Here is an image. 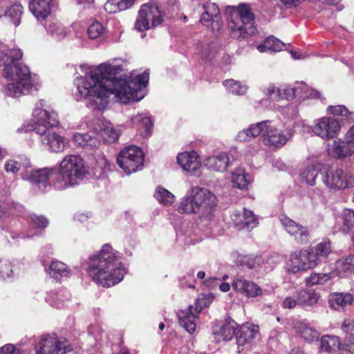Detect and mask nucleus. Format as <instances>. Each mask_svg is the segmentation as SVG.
<instances>
[{"mask_svg": "<svg viewBox=\"0 0 354 354\" xmlns=\"http://www.w3.org/2000/svg\"><path fill=\"white\" fill-rule=\"evenodd\" d=\"M318 174L317 167L315 165H309L300 171L299 180L304 185L315 186Z\"/></svg>", "mask_w": 354, "mask_h": 354, "instance_id": "58836bf2", "label": "nucleus"}, {"mask_svg": "<svg viewBox=\"0 0 354 354\" xmlns=\"http://www.w3.org/2000/svg\"><path fill=\"white\" fill-rule=\"evenodd\" d=\"M294 90L295 91V97L304 98L306 94L308 86L304 82H296L293 85Z\"/></svg>", "mask_w": 354, "mask_h": 354, "instance_id": "338daca9", "label": "nucleus"}, {"mask_svg": "<svg viewBox=\"0 0 354 354\" xmlns=\"http://www.w3.org/2000/svg\"><path fill=\"white\" fill-rule=\"evenodd\" d=\"M197 50L198 54L203 59L206 61L210 60L214 57V52L211 49V46L208 44H198Z\"/></svg>", "mask_w": 354, "mask_h": 354, "instance_id": "680f3d73", "label": "nucleus"}, {"mask_svg": "<svg viewBox=\"0 0 354 354\" xmlns=\"http://www.w3.org/2000/svg\"><path fill=\"white\" fill-rule=\"evenodd\" d=\"M4 170L8 174L13 175L21 171V178L24 180L32 184H41L43 187L47 186L50 169L32 168L30 160L26 156H17L9 158L5 161Z\"/></svg>", "mask_w": 354, "mask_h": 354, "instance_id": "6e6552de", "label": "nucleus"}, {"mask_svg": "<svg viewBox=\"0 0 354 354\" xmlns=\"http://www.w3.org/2000/svg\"><path fill=\"white\" fill-rule=\"evenodd\" d=\"M225 15L229 32L232 38L241 40L257 32L254 17L248 5L227 6Z\"/></svg>", "mask_w": 354, "mask_h": 354, "instance_id": "0eeeda50", "label": "nucleus"}, {"mask_svg": "<svg viewBox=\"0 0 354 354\" xmlns=\"http://www.w3.org/2000/svg\"><path fill=\"white\" fill-rule=\"evenodd\" d=\"M232 220L239 230L246 229L251 230L257 227L258 221L254 213L243 209V212L235 211L232 214Z\"/></svg>", "mask_w": 354, "mask_h": 354, "instance_id": "393cba45", "label": "nucleus"}, {"mask_svg": "<svg viewBox=\"0 0 354 354\" xmlns=\"http://www.w3.org/2000/svg\"><path fill=\"white\" fill-rule=\"evenodd\" d=\"M294 133L292 125H286L277 120H265L252 123L248 128L239 131L235 140L240 142H248L260 136L265 146L281 149L291 140Z\"/></svg>", "mask_w": 354, "mask_h": 354, "instance_id": "20e7f679", "label": "nucleus"}, {"mask_svg": "<svg viewBox=\"0 0 354 354\" xmlns=\"http://www.w3.org/2000/svg\"><path fill=\"white\" fill-rule=\"evenodd\" d=\"M332 279L331 273H312L305 279L306 284L308 286L324 285Z\"/></svg>", "mask_w": 354, "mask_h": 354, "instance_id": "3c124183", "label": "nucleus"}, {"mask_svg": "<svg viewBox=\"0 0 354 354\" xmlns=\"http://www.w3.org/2000/svg\"><path fill=\"white\" fill-rule=\"evenodd\" d=\"M40 141L46 149L53 153H61L65 150L68 144V140L58 133L48 129L44 133H37Z\"/></svg>", "mask_w": 354, "mask_h": 354, "instance_id": "4be33fe9", "label": "nucleus"}, {"mask_svg": "<svg viewBox=\"0 0 354 354\" xmlns=\"http://www.w3.org/2000/svg\"><path fill=\"white\" fill-rule=\"evenodd\" d=\"M56 0H30L29 9L38 20L45 19L56 7Z\"/></svg>", "mask_w": 354, "mask_h": 354, "instance_id": "a878e982", "label": "nucleus"}, {"mask_svg": "<svg viewBox=\"0 0 354 354\" xmlns=\"http://www.w3.org/2000/svg\"><path fill=\"white\" fill-rule=\"evenodd\" d=\"M279 221L284 230L294 237L297 243L304 244L309 241L310 233L307 227L300 225L286 216H280Z\"/></svg>", "mask_w": 354, "mask_h": 354, "instance_id": "5701e85b", "label": "nucleus"}, {"mask_svg": "<svg viewBox=\"0 0 354 354\" xmlns=\"http://www.w3.org/2000/svg\"><path fill=\"white\" fill-rule=\"evenodd\" d=\"M145 153L141 148L129 145L123 148L117 156V163L123 171L129 175L143 169Z\"/></svg>", "mask_w": 354, "mask_h": 354, "instance_id": "f8f14e48", "label": "nucleus"}, {"mask_svg": "<svg viewBox=\"0 0 354 354\" xmlns=\"http://www.w3.org/2000/svg\"><path fill=\"white\" fill-rule=\"evenodd\" d=\"M32 124L25 131L33 130L37 133L45 130L57 127L59 124L57 112L50 106L45 100L38 101L32 112Z\"/></svg>", "mask_w": 354, "mask_h": 354, "instance_id": "1a4fd4ad", "label": "nucleus"}, {"mask_svg": "<svg viewBox=\"0 0 354 354\" xmlns=\"http://www.w3.org/2000/svg\"><path fill=\"white\" fill-rule=\"evenodd\" d=\"M19 350L13 344H7L0 348V354H19Z\"/></svg>", "mask_w": 354, "mask_h": 354, "instance_id": "774afa93", "label": "nucleus"}, {"mask_svg": "<svg viewBox=\"0 0 354 354\" xmlns=\"http://www.w3.org/2000/svg\"><path fill=\"white\" fill-rule=\"evenodd\" d=\"M46 301L53 307L62 308L71 302V292L66 288L51 290L47 293Z\"/></svg>", "mask_w": 354, "mask_h": 354, "instance_id": "cd10ccee", "label": "nucleus"}, {"mask_svg": "<svg viewBox=\"0 0 354 354\" xmlns=\"http://www.w3.org/2000/svg\"><path fill=\"white\" fill-rule=\"evenodd\" d=\"M232 287L235 291L247 298L261 297L269 293L268 290L263 289L255 282L242 277L234 279Z\"/></svg>", "mask_w": 354, "mask_h": 354, "instance_id": "412c9836", "label": "nucleus"}, {"mask_svg": "<svg viewBox=\"0 0 354 354\" xmlns=\"http://www.w3.org/2000/svg\"><path fill=\"white\" fill-rule=\"evenodd\" d=\"M342 344L339 337L326 335L322 337L320 339V350L322 352L330 353L337 349L341 350Z\"/></svg>", "mask_w": 354, "mask_h": 354, "instance_id": "37998d69", "label": "nucleus"}, {"mask_svg": "<svg viewBox=\"0 0 354 354\" xmlns=\"http://www.w3.org/2000/svg\"><path fill=\"white\" fill-rule=\"evenodd\" d=\"M318 265L315 256L312 254L310 249L301 250L290 254L286 268L289 272L295 274L313 269Z\"/></svg>", "mask_w": 354, "mask_h": 354, "instance_id": "f3484780", "label": "nucleus"}, {"mask_svg": "<svg viewBox=\"0 0 354 354\" xmlns=\"http://www.w3.org/2000/svg\"><path fill=\"white\" fill-rule=\"evenodd\" d=\"M285 44L281 40L274 37H268L264 43L257 46L261 53L264 52H279L283 50Z\"/></svg>", "mask_w": 354, "mask_h": 354, "instance_id": "c03bdc74", "label": "nucleus"}, {"mask_svg": "<svg viewBox=\"0 0 354 354\" xmlns=\"http://www.w3.org/2000/svg\"><path fill=\"white\" fill-rule=\"evenodd\" d=\"M322 181L330 190L344 191L354 187V173L348 168H329L322 173Z\"/></svg>", "mask_w": 354, "mask_h": 354, "instance_id": "9d476101", "label": "nucleus"}, {"mask_svg": "<svg viewBox=\"0 0 354 354\" xmlns=\"http://www.w3.org/2000/svg\"><path fill=\"white\" fill-rule=\"evenodd\" d=\"M304 131H312L324 140L336 138L342 130V121L331 115H325L315 119L312 127L303 124Z\"/></svg>", "mask_w": 354, "mask_h": 354, "instance_id": "9b49d317", "label": "nucleus"}, {"mask_svg": "<svg viewBox=\"0 0 354 354\" xmlns=\"http://www.w3.org/2000/svg\"><path fill=\"white\" fill-rule=\"evenodd\" d=\"M0 277L3 280H12L14 278L12 266L7 260H0Z\"/></svg>", "mask_w": 354, "mask_h": 354, "instance_id": "4d7b16f0", "label": "nucleus"}, {"mask_svg": "<svg viewBox=\"0 0 354 354\" xmlns=\"http://www.w3.org/2000/svg\"><path fill=\"white\" fill-rule=\"evenodd\" d=\"M180 167L191 174H194L201 166L200 156L196 151H186L179 153L176 157Z\"/></svg>", "mask_w": 354, "mask_h": 354, "instance_id": "b1692460", "label": "nucleus"}, {"mask_svg": "<svg viewBox=\"0 0 354 354\" xmlns=\"http://www.w3.org/2000/svg\"><path fill=\"white\" fill-rule=\"evenodd\" d=\"M214 297L212 294H200L196 301L194 309L192 306L178 314L180 324L190 334L196 329V321L197 315L203 308L207 307L213 301Z\"/></svg>", "mask_w": 354, "mask_h": 354, "instance_id": "ddd939ff", "label": "nucleus"}, {"mask_svg": "<svg viewBox=\"0 0 354 354\" xmlns=\"http://www.w3.org/2000/svg\"><path fill=\"white\" fill-rule=\"evenodd\" d=\"M279 111L288 119H293L296 118L298 114L297 106L292 104H288L286 106H281Z\"/></svg>", "mask_w": 354, "mask_h": 354, "instance_id": "052dcab7", "label": "nucleus"}, {"mask_svg": "<svg viewBox=\"0 0 354 354\" xmlns=\"http://www.w3.org/2000/svg\"><path fill=\"white\" fill-rule=\"evenodd\" d=\"M23 211L24 207L15 202L8 203L6 207L0 206V227L9 232L14 239L19 237L16 232L17 220L15 216Z\"/></svg>", "mask_w": 354, "mask_h": 354, "instance_id": "a211bd4d", "label": "nucleus"}, {"mask_svg": "<svg viewBox=\"0 0 354 354\" xmlns=\"http://www.w3.org/2000/svg\"><path fill=\"white\" fill-rule=\"evenodd\" d=\"M203 8L201 23L213 31H218L223 24L218 6L214 3L208 1L203 4Z\"/></svg>", "mask_w": 354, "mask_h": 354, "instance_id": "aec40b11", "label": "nucleus"}, {"mask_svg": "<svg viewBox=\"0 0 354 354\" xmlns=\"http://www.w3.org/2000/svg\"><path fill=\"white\" fill-rule=\"evenodd\" d=\"M259 335V326L246 323L240 326L236 336L239 346H244L252 342Z\"/></svg>", "mask_w": 354, "mask_h": 354, "instance_id": "7c9ffc66", "label": "nucleus"}, {"mask_svg": "<svg viewBox=\"0 0 354 354\" xmlns=\"http://www.w3.org/2000/svg\"><path fill=\"white\" fill-rule=\"evenodd\" d=\"M49 276L56 280L68 278L72 274V270L64 263L58 260H53L46 270Z\"/></svg>", "mask_w": 354, "mask_h": 354, "instance_id": "72a5a7b5", "label": "nucleus"}, {"mask_svg": "<svg viewBox=\"0 0 354 354\" xmlns=\"http://www.w3.org/2000/svg\"><path fill=\"white\" fill-rule=\"evenodd\" d=\"M70 342L64 337L55 333L42 335L37 345V354H66L72 350Z\"/></svg>", "mask_w": 354, "mask_h": 354, "instance_id": "4468645a", "label": "nucleus"}, {"mask_svg": "<svg viewBox=\"0 0 354 354\" xmlns=\"http://www.w3.org/2000/svg\"><path fill=\"white\" fill-rule=\"evenodd\" d=\"M96 167L97 169H99L100 174L103 173L106 170L109 169V160L101 154H99L97 156V159L96 160ZM94 176H96V177H100L101 174L99 176H97L96 174H94Z\"/></svg>", "mask_w": 354, "mask_h": 354, "instance_id": "0e129e2a", "label": "nucleus"}, {"mask_svg": "<svg viewBox=\"0 0 354 354\" xmlns=\"http://www.w3.org/2000/svg\"><path fill=\"white\" fill-rule=\"evenodd\" d=\"M30 222L33 227L43 230L48 225V220L42 215L32 214L30 215Z\"/></svg>", "mask_w": 354, "mask_h": 354, "instance_id": "13d9d810", "label": "nucleus"}, {"mask_svg": "<svg viewBox=\"0 0 354 354\" xmlns=\"http://www.w3.org/2000/svg\"><path fill=\"white\" fill-rule=\"evenodd\" d=\"M223 85L230 93L234 95H244L248 90V86L246 84L233 79L223 81Z\"/></svg>", "mask_w": 354, "mask_h": 354, "instance_id": "79ce46f5", "label": "nucleus"}, {"mask_svg": "<svg viewBox=\"0 0 354 354\" xmlns=\"http://www.w3.org/2000/svg\"><path fill=\"white\" fill-rule=\"evenodd\" d=\"M86 272L95 283L110 288L122 281L127 269L121 254L109 243L90 255L86 261Z\"/></svg>", "mask_w": 354, "mask_h": 354, "instance_id": "f03ea898", "label": "nucleus"}, {"mask_svg": "<svg viewBox=\"0 0 354 354\" xmlns=\"http://www.w3.org/2000/svg\"><path fill=\"white\" fill-rule=\"evenodd\" d=\"M216 203V196L209 190L192 187L180 199L177 211L180 214H198L201 222L206 223L212 221Z\"/></svg>", "mask_w": 354, "mask_h": 354, "instance_id": "423d86ee", "label": "nucleus"}, {"mask_svg": "<svg viewBox=\"0 0 354 354\" xmlns=\"http://www.w3.org/2000/svg\"><path fill=\"white\" fill-rule=\"evenodd\" d=\"M335 271L337 274L342 277L354 274V254L337 261L335 263Z\"/></svg>", "mask_w": 354, "mask_h": 354, "instance_id": "e433bc0d", "label": "nucleus"}, {"mask_svg": "<svg viewBox=\"0 0 354 354\" xmlns=\"http://www.w3.org/2000/svg\"><path fill=\"white\" fill-rule=\"evenodd\" d=\"M131 122L138 129H143L145 136L149 135L153 126L151 117L142 113L133 115L131 118Z\"/></svg>", "mask_w": 354, "mask_h": 354, "instance_id": "a19ab883", "label": "nucleus"}, {"mask_svg": "<svg viewBox=\"0 0 354 354\" xmlns=\"http://www.w3.org/2000/svg\"><path fill=\"white\" fill-rule=\"evenodd\" d=\"M109 122V121L104 118L86 116L78 123L77 129L80 130L89 129L93 133L100 136Z\"/></svg>", "mask_w": 354, "mask_h": 354, "instance_id": "c85d7f7f", "label": "nucleus"}, {"mask_svg": "<svg viewBox=\"0 0 354 354\" xmlns=\"http://www.w3.org/2000/svg\"><path fill=\"white\" fill-rule=\"evenodd\" d=\"M299 299L298 297H296V293L295 294V295L293 296H288V297H286L282 304H281V306L283 308H287V309H292L295 307H296L297 306H299Z\"/></svg>", "mask_w": 354, "mask_h": 354, "instance_id": "69168bd1", "label": "nucleus"}, {"mask_svg": "<svg viewBox=\"0 0 354 354\" xmlns=\"http://www.w3.org/2000/svg\"><path fill=\"white\" fill-rule=\"evenodd\" d=\"M120 134V130L115 129L109 122L100 136L104 142L107 143H113L118 140Z\"/></svg>", "mask_w": 354, "mask_h": 354, "instance_id": "864d4df0", "label": "nucleus"}, {"mask_svg": "<svg viewBox=\"0 0 354 354\" xmlns=\"http://www.w3.org/2000/svg\"><path fill=\"white\" fill-rule=\"evenodd\" d=\"M136 0H108L104 4V10L115 14L129 9L135 3Z\"/></svg>", "mask_w": 354, "mask_h": 354, "instance_id": "ea45409f", "label": "nucleus"}, {"mask_svg": "<svg viewBox=\"0 0 354 354\" xmlns=\"http://www.w3.org/2000/svg\"><path fill=\"white\" fill-rule=\"evenodd\" d=\"M263 93L270 99L280 98L282 95L281 88L276 87L274 85H269L261 89Z\"/></svg>", "mask_w": 354, "mask_h": 354, "instance_id": "e2e57ef3", "label": "nucleus"}, {"mask_svg": "<svg viewBox=\"0 0 354 354\" xmlns=\"http://www.w3.org/2000/svg\"><path fill=\"white\" fill-rule=\"evenodd\" d=\"M328 306L335 310H345L352 306L354 297L349 292H332L328 295Z\"/></svg>", "mask_w": 354, "mask_h": 354, "instance_id": "bb28decb", "label": "nucleus"}, {"mask_svg": "<svg viewBox=\"0 0 354 354\" xmlns=\"http://www.w3.org/2000/svg\"><path fill=\"white\" fill-rule=\"evenodd\" d=\"M328 155L337 160H344L354 154V124L344 135V139L336 138L327 146Z\"/></svg>", "mask_w": 354, "mask_h": 354, "instance_id": "2eb2a0df", "label": "nucleus"}, {"mask_svg": "<svg viewBox=\"0 0 354 354\" xmlns=\"http://www.w3.org/2000/svg\"><path fill=\"white\" fill-rule=\"evenodd\" d=\"M125 62L115 58L97 66L81 65L84 75L74 80L77 101L86 99V106L93 111H103L106 109L111 95L116 102L127 104L138 102L147 94L146 86L149 74L147 71L136 76H117L123 70Z\"/></svg>", "mask_w": 354, "mask_h": 354, "instance_id": "f257e3e1", "label": "nucleus"}, {"mask_svg": "<svg viewBox=\"0 0 354 354\" xmlns=\"http://www.w3.org/2000/svg\"><path fill=\"white\" fill-rule=\"evenodd\" d=\"M312 254L315 256V259L318 264H319L322 260L327 257V256L331 252L330 242L328 241H324L318 243L315 247L310 249Z\"/></svg>", "mask_w": 354, "mask_h": 354, "instance_id": "49530a36", "label": "nucleus"}, {"mask_svg": "<svg viewBox=\"0 0 354 354\" xmlns=\"http://www.w3.org/2000/svg\"><path fill=\"white\" fill-rule=\"evenodd\" d=\"M22 55L19 48L1 46L0 66H4L3 76L12 81L6 85L4 90L7 96L18 97L37 91L40 86L37 76L31 74L26 65L18 62Z\"/></svg>", "mask_w": 354, "mask_h": 354, "instance_id": "7ed1b4c3", "label": "nucleus"}, {"mask_svg": "<svg viewBox=\"0 0 354 354\" xmlns=\"http://www.w3.org/2000/svg\"><path fill=\"white\" fill-rule=\"evenodd\" d=\"M48 185L58 190L66 189L77 185L85 178L91 176L88 167L84 158L78 154L66 155L59 164V167H50Z\"/></svg>", "mask_w": 354, "mask_h": 354, "instance_id": "39448f33", "label": "nucleus"}, {"mask_svg": "<svg viewBox=\"0 0 354 354\" xmlns=\"http://www.w3.org/2000/svg\"><path fill=\"white\" fill-rule=\"evenodd\" d=\"M326 113L330 115L346 116L348 120H354V112L349 111L348 109L343 105L328 106L326 109Z\"/></svg>", "mask_w": 354, "mask_h": 354, "instance_id": "6e6d98bb", "label": "nucleus"}, {"mask_svg": "<svg viewBox=\"0 0 354 354\" xmlns=\"http://www.w3.org/2000/svg\"><path fill=\"white\" fill-rule=\"evenodd\" d=\"M338 59L349 68L351 72L354 74V53L351 51V47L339 49Z\"/></svg>", "mask_w": 354, "mask_h": 354, "instance_id": "8fccbe9b", "label": "nucleus"}, {"mask_svg": "<svg viewBox=\"0 0 354 354\" xmlns=\"http://www.w3.org/2000/svg\"><path fill=\"white\" fill-rule=\"evenodd\" d=\"M104 32V28L102 25L98 22L95 21L92 23L87 29V34L89 38L92 39L100 37Z\"/></svg>", "mask_w": 354, "mask_h": 354, "instance_id": "bf43d9fd", "label": "nucleus"}, {"mask_svg": "<svg viewBox=\"0 0 354 354\" xmlns=\"http://www.w3.org/2000/svg\"><path fill=\"white\" fill-rule=\"evenodd\" d=\"M46 29L48 35L58 41L63 39L67 35L65 27L57 21H50L46 26Z\"/></svg>", "mask_w": 354, "mask_h": 354, "instance_id": "a18cd8bd", "label": "nucleus"}, {"mask_svg": "<svg viewBox=\"0 0 354 354\" xmlns=\"http://www.w3.org/2000/svg\"><path fill=\"white\" fill-rule=\"evenodd\" d=\"M72 141L75 145L87 149L98 148L100 145V142L97 138L87 133L75 132L72 136Z\"/></svg>", "mask_w": 354, "mask_h": 354, "instance_id": "f704fd0d", "label": "nucleus"}, {"mask_svg": "<svg viewBox=\"0 0 354 354\" xmlns=\"http://www.w3.org/2000/svg\"><path fill=\"white\" fill-rule=\"evenodd\" d=\"M201 237L196 234V232L192 230H187L185 231L180 230L177 232V240L180 243H183L186 245L195 244L201 241Z\"/></svg>", "mask_w": 354, "mask_h": 354, "instance_id": "09e8293b", "label": "nucleus"}, {"mask_svg": "<svg viewBox=\"0 0 354 354\" xmlns=\"http://www.w3.org/2000/svg\"><path fill=\"white\" fill-rule=\"evenodd\" d=\"M342 329L348 337L342 344L341 351L344 354H354V319H345Z\"/></svg>", "mask_w": 354, "mask_h": 354, "instance_id": "473e14b6", "label": "nucleus"}, {"mask_svg": "<svg viewBox=\"0 0 354 354\" xmlns=\"http://www.w3.org/2000/svg\"><path fill=\"white\" fill-rule=\"evenodd\" d=\"M231 182L234 187L246 189L250 184L249 175L243 167H237L232 171Z\"/></svg>", "mask_w": 354, "mask_h": 354, "instance_id": "4c0bfd02", "label": "nucleus"}, {"mask_svg": "<svg viewBox=\"0 0 354 354\" xmlns=\"http://www.w3.org/2000/svg\"><path fill=\"white\" fill-rule=\"evenodd\" d=\"M294 329L297 335L308 342L317 341L319 337V332L304 322L295 323Z\"/></svg>", "mask_w": 354, "mask_h": 354, "instance_id": "c9c22d12", "label": "nucleus"}, {"mask_svg": "<svg viewBox=\"0 0 354 354\" xmlns=\"http://www.w3.org/2000/svg\"><path fill=\"white\" fill-rule=\"evenodd\" d=\"M236 323L234 321H228L221 326H214L213 335L214 340L217 342L228 341L232 339L236 333Z\"/></svg>", "mask_w": 354, "mask_h": 354, "instance_id": "c756f323", "label": "nucleus"}, {"mask_svg": "<svg viewBox=\"0 0 354 354\" xmlns=\"http://www.w3.org/2000/svg\"><path fill=\"white\" fill-rule=\"evenodd\" d=\"M296 297L299 299V306L314 307L318 304L320 300V294L313 289L303 288L296 292Z\"/></svg>", "mask_w": 354, "mask_h": 354, "instance_id": "2f4dec72", "label": "nucleus"}, {"mask_svg": "<svg viewBox=\"0 0 354 354\" xmlns=\"http://www.w3.org/2000/svg\"><path fill=\"white\" fill-rule=\"evenodd\" d=\"M22 12V6L20 3H15L8 8L5 15L10 19L15 26H17L20 24Z\"/></svg>", "mask_w": 354, "mask_h": 354, "instance_id": "603ef678", "label": "nucleus"}, {"mask_svg": "<svg viewBox=\"0 0 354 354\" xmlns=\"http://www.w3.org/2000/svg\"><path fill=\"white\" fill-rule=\"evenodd\" d=\"M162 21V14L156 5L145 4L138 12L135 28L140 32L145 31L161 24Z\"/></svg>", "mask_w": 354, "mask_h": 354, "instance_id": "dca6fc26", "label": "nucleus"}, {"mask_svg": "<svg viewBox=\"0 0 354 354\" xmlns=\"http://www.w3.org/2000/svg\"><path fill=\"white\" fill-rule=\"evenodd\" d=\"M234 160V156L232 153L220 151L205 157L203 165L209 171L223 173L227 170Z\"/></svg>", "mask_w": 354, "mask_h": 354, "instance_id": "6ab92c4d", "label": "nucleus"}, {"mask_svg": "<svg viewBox=\"0 0 354 354\" xmlns=\"http://www.w3.org/2000/svg\"><path fill=\"white\" fill-rule=\"evenodd\" d=\"M339 221L342 223L340 230L344 233H348L354 228V210L344 209L339 216Z\"/></svg>", "mask_w": 354, "mask_h": 354, "instance_id": "de8ad7c7", "label": "nucleus"}, {"mask_svg": "<svg viewBox=\"0 0 354 354\" xmlns=\"http://www.w3.org/2000/svg\"><path fill=\"white\" fill-rule=\"evenodd\" d=\"M155 197L160 203L165 205H171L175 199V196L172 193L162 187H158L156 188Z\"/></svg>", "mask_w": 354, "mask_h": 354, "instance_id": "5fc2aeb1", "label": "nucleus"}]
</instances>
